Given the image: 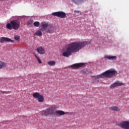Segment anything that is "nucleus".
Instances as JSON below:
<instances>
[{
  "instance_id": "1",
  "label": "nucleus",
  "mask_w": 129,
  "mask_h": 129,
  "mask_svg": "<svg viewBox=\"0 0 129 129\" xmlns=\"http://www.w3.org/2000/svg\"><path fill=\"white\" fill-rule=\"evenodd\" d=\"M91 43L90 41H78L72 42L68 45V46L62 49V56L63 57H70L72 53H76L79 52V50H81L85 46L89 45Z\"/></svg>"
},
{
  "instance_id": "2",
  "label": "nucleus",
  "mask_w": 129,
  "mask_h": 129,
  "mask_svg": "<svg viewBox=\"0 0 129 129\" xmlns=\"http://www.w3.org/2000/svg\"><path fill=\"white\" fill-rule=\"evenodd\" d=\"M115 75H117V72L115 71V70L111 69L106 71V72H104L103 74H101L100 75L95 76L94 77V79L96 81H99V79L100 78H111L112 76H115Z\"/></svg>"
},
{
  "instance_id": "3",
  "label": "nucleus",
  "mask_w": 129,
  "mask_h": 129,
  "mask_svg": "<svg viewBox=\"0 0 129 129\" xmlns=\"http://www.w3.org/2000/svg\"><path fill=\"white\" fill-rule=\"evenodd\" d=\"M21 27V22L19 20H14L11 21L10 23H7L6 25V28L8 30H15L17 31Z\"/></svg>"
},
{
  "instance_id": "4",
  "label": "nucleus",
  "mask_w": 129,
  "mask_h": 129,
  "mask_svg": "<svg viewBox=\"0 0 129 129\" xmlns=\"http://www.w3.org/2000/svg\"><path fill=\"white\" fill-rule=\"evenodd\" d=\"M56 109H57L56 106L52 105L47 108L46 110L42 111L41 114L44 116H48V115H53V114L55 113Z\"/></svg>"
},
{
  "instance_id": "5",
  "label": "nucleus",
  "mask_w": 129,
  "mask_h": 129,
  "mask_svg": "<svg viewBox=\"0 0 129 129\" xmlns=\"http://www.w3.org/2000/svg\"><path fill=\"white\" fill-rule=\"evenodd\" d=\"M33 97H34V98H35L36 99H37V101L40 103H42L44 102V100L45 99L44 98V96L40 94V93H39L38 92H35V93H33Z\"/></svg>"
},
{
  "instance_id": "6",
  "label": "nucleus",
  "mask_w": 129,
  "mask_h": 129,
  "mask_svg": "<svg viewBox=\"0 0 129 129\" xmlns=\"http://www.w3.org/2000/svg\"><path fill=\"white\" fill-rule=\"evenodd\" d=\"M52 16L54 17H57V18H60L61 19H65L67 17L66 13L63 11H59L54 12L52 14Z\"/></svg>"
},
{
  "instance_id": "7",
  "label": "nucleus",
  "mask_w": 129,
  "mask_h": 129,
  "mask_svg": "<svg viewBox=\"0 0 129 129\" xmlns=\"http://www.w3.org/2000/svg\"><path fill=\"white\" fill-rule=\"evenodd\" d=\"M72 69H78V68H81V67H85V63L81 62L79 63H75L71 66Z\"/></svg>"
},
{
  "instance_id": "8",
  "label": "nucleus",
  "mask_w": 129,
  "mask_h": 129,
  "mask_svg": "<svg viewBox=\"0 0 129 129\" xmlns=\"http://www.w3.org/2000/svg\"><path fill=\"white\" fill-rule=\"evenodd\" d=\"M122 128L129 129V121H123L119 124Z\"/></svg>"
},
{
  "instance_id": "9",
  "label": "nucleus",
  "mask_w": 129,
  "mask_h": 129,
  "mask_svg": "<svg viewBox=\"0 0 129 129\" xmlns=\"http://www.w3.org/2000/svg\"><path fill=\"white\" fill-rule=\"evenodd\" d=\"M9 42H11V43L14 42V41L12 39L8 38V37H3L0 38V43H8Z\"/></svg>"
},
{
  "instance_id": "10",
  "label": "nucleus",
  "mask_w": 129,
  "mask_h": 129,
  "mask_svg": "<svg viewBox=\"0 0 129 129\" xmlns=\"http://www.w3.org/2000/svg\"><path fill=\"white\" fill-rule=\"evenodd\" d=\"M56 112V115L57 116H61V115H65V114H70V112H64L62 110H56L55 111Z\"/></svg>"
},
{
  "instance_id": "11",
  "label": "nucleus",
  "mask_w": 129,
  "mask_h": 129,
  "mask_svg": "<svg viewBox=\"0 0 129 129\" xmlns=\"http://www.w3.org/2000/svg\"><path fill=\"white\" fill-rule=\"evenodd\" d=\"M41 31H45L46 32V30L48 28V27H49V25L46 22H42L41 23Z\"/></svg>"
},
{
  "instance_id": "12",
  "label": "nucleus",
  "mask_w": 129,
  "mask_h": 129,
  "mask_svg": "<svg viewBox=\"0 0 129 129\" xmlns=\"http://www.w3.org/2000/svg\"><path fill=\"white\" fill-rule=\"evenodd\" d=\"M36 51L40 55H44L45 54V49L42 46H40L36 49Z\"/></svg>"
},
{
  "instance_id": "13",
  "label": "nucleus",
  "mask_w": 129,
  "mask_h": 129,
  "mask_svg": "<svg viewBox=\"0 0 129 129\" xmlns=\"http://www.w3.org/2000/svg\"><path fill=\"white\" fill-rule=\"evenodd\" d=\"M45 32L48 34L53 33L54 32V27L52 25H49Z\"/></svg>"
},
{
  "instance_id": "14",
  "label": "nucleus",
  "mask_w": 129,
  "mask_h": 129,
  "mask_svg": "<svg viewBox=\"0 0 129 129\" xmlns=\"http://www.w3.org/2000/svg\"><path fill=\"white\" fill-rule=\"evenodd\" d=\"M121 85H122V83L117 82L111 85L110 88L112 89V88H115V87H117V86H121Z\"/></svg>"
},
{
  "instance_id": "15",
  "label": "nucleus",
  "mask_w": 129,
  "mask_h": 129,
  "mask_svg": "<svg viewBox=\"0 0 129 129\" xmlns=\"http://www.w3.org/2000/svg\"><path fill=\"white\" fill-rule=\"evenodd\" d=\"M110 110L112 111H120V109L118 108L117 106H113L109 108Z\"/></svg>"
},
{
  "instance_id": "16",
  "label": "nucleus",
  "mask_w": 129,
  "mask_h": 129,
  "mask_svg": "<svg viewBox=\"0 0 129 129\" xmlns=\"http://www.w3.org/2000/svg\"><path fill=\"white\" fill-rule=\"evenodd\" d=\"M7 63L0 61V69H3V68H6L7 66Z\"/></svg>"
},
{
  "instance_id": "17",
  "label": "nucleus",
  "mask_w": 129,
  "mask_h": 129,
  "mask_svg": "<svg viewBox=\"0 0 129 129\" xmlns=\"http://www.w3.org/2000/svg\"><path fill=\"white\" fill-rule=\"evenodd\" d=\"M105 57L108 60H115L116 59V56H110V55H106Z\"/></svg>"
},
{
  "instance_id": "18",
  "label": "nucleus",
  "mask_w": 129,
  "mask_h": 129,
  "mask_svg": "<svg viewBox=\"0 0 129 129\" xmlns=\"http://www.w3.org/2000/svg\"><path fill=\"white\" fill-rule=\"evenodd\" d=\"M35 35V36H38V37H42V30L40 29L37 30Z\"/></svg>"
},
{
  "instance_id": "19",
  "label": "nucleus",
  "mask_w": 129,
  "mask_h": 129,
  "mask_svg": "<svg viewBox=\"0 0 129 129\" xmlns=\"http://www.w3.org/2000/svg\"><path fill=\"white\" fill-rule=\"evenodd\" d=\"M47 64L49 66H54L55 64H56V62H55L54 60H50L47 62Z\"/></svg>"
},
{
  "instance_id": "20",
  "label": "nucleus",
  "mask_w": 129,
  "mask_h": 129,
  "mask_svg": "<svg viewBox=\"0 0 129 129\" xmlns=\"http://www.w3.org/2000/svg\"><path fill=\"white\" fill-rule=\"evenodd\" d=\"M73 3H74L76 5H79V4H81L83 3V0H72Z\"/></svg>"
},
{
  "instance_id": "21",
  "label": "nucleus",
  "mask_w": 129,
  "mask_h": 129,
  "mask_svg": "<svg viewBox=\"0 0 129 129\" xmlns=\"http://www.w3.org/2000/svg\"><path fill=\"white\" fill-rule=\"evenodd\" d=\"M34 56L35 58H36L39 64H42V61H41V59H40V57L37 56L35 54H34Z\"/></svg>"
},
{
  "instance_id": "22",
  "label": "nucleus",
  "mask_w": 129,
  "mask_h": 129,
  "mask_svg": "<svg viewBox=\"0 0 129 129\" xmlns=\"http://www.w3.org/2000/svg\"><path fill=\"white\" fill-rule=\"evenodd\" d=\"M75 13L76 16H80V15H81V12L80 11H75Z\"/></svg>"
},
{
  "instance_id": "23",
  "label": "nucleus",
  "mask_w": 129,
  "mask_h": 129,
  "mask_svg": "<svg viewBox=\"0 0 129 129\" xmlns=\"http://www.w3.org/2000/svg\"><path fill=\"white\" fill-rule=\"evenodd\" d=\"M34 27H39L40 26L39 22H35L33 24Z\"/></svg>"
},
{
  "instance_id": "24",
  "label": "nucleus",
  "mask_w": 129,
  "mask_h": 129,
  "mask_svg": "<svg viewBox=\"0 0 129 129\" xmlns=\"http://www.w3.org/2000/svg\"><path fill=\"white\" fill-rule=\"evenodd\" d=\"M14 39L15 40H19V39H20V36H18V35H15L14 36Z\"/></svg>"
}]
</instances>
